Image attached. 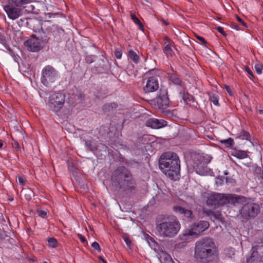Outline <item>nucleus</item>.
<instances>
[{"label": "nucleus", "mask_w": 263, "mask_h": 263, "mask_svg": "<svg viewBox=\"0 0 263 263\" xmlns=\"http://www.w3.org/2000/svg\"><path fill=\"white\" fill-rule=\"evenodd\" d=\"M159 167L171 179H178L180 171V161L178 156L171 152L163 153L159 160Z\"/></svg>", "instance_id": "f257e3e1"}, {"label": "nucleus", "mask_w": 263, "mask_h": 263, "mask_svg": "<svg viewBox=\"0 0 263 263\" xmlns=\"http://www.w3.org/2000/svg\"><path fill=\"white\" fill-rule=\"evenodd\" d=\"M217 248L212 238L204 237L195 244L194 257L198 261L217 256Z\"/></svg>", "instance_id": "f03ea898"}, {"label": "nucleus", "mask_w": 263, "mask_h": 263, "mask_svg": "<svg viewBox=\"0 0 263 263\" xmlns=\"http://www.w3.org/2000/svg\"><path fill=\"white\" fill-rule=\"evenodd\" d=\"M50 22L49 21H46L43 23L41 24L40 22L36 21L37 27L33 28V31L35 33L32 35L25 43L29 51L32 52L39 51L48 42L49 37L46 31L43 30L42 26L43 25L46 26V23Z\"/></svg>", "instance_id": "7ed1b4c3"}, {"label": "nucleus", "mask_w": 263, "mask_h": 263, "mask_svg": "<svg viewBox=\"0 0 263 263\" xmlns=\"http://www.w3.org/2000/svg\"><path fill=\"white\" fill-rule=\"evenodd\" d=\"M180 228V223L176 218H163L156 224V234L162 238H173L178 234Z\"/></svg>", "instance_id": "20e7f679"}, {"label": "nucleus", "mask_w": 263, "mask_h": 263, "mask_svg": "<svg viewBox=\"0 0 263 263\" xmlns=\"http://www.w3.org/2000/svg\"><path fill=\"white\" fill-rule=\"evenodd\" d=\"M111 181L112 185L118 189L132 190L135 188L136 185L132 175L124 166L118 167L113 172Z\"/></svg>", "instance_id": "39448f33"}, {"label": "nucleus", "mask_w": 263, "mask_h": 263, "mask_svg": "<svg viewBox=\"0 0 263 263\" xmlns=\"http://www.w3.org/2000/svg\"><path fill=\"white\" fill-rule=\"evenodd\" d=\"M209 226V223L206 221L203 220L195 222L183 231V235L186 238L197 237L202 232L206 230Z\"/></svg>", "instance_id": "423d86ee"}, {"label": "nucleus", "mask_w": 263, "mask_h": 263, "mask_svg": "<svg viewBox=\"0 0 263 263\" xmlns=\"http://www.w3.org/2000/svg\"><path fill=\"white\" fill-rule=\"evenodd\" d=\"M59 78L58 71L51 66L47 65L42 70L41 82L45 86H50Z\"/></svg>", "instance_id": "0eeeda50"}, {"label": "nucleus", "mask_w": 263, "mask_h": 263, "mask_svg": "<svg viewBox=\"0 0 263 263\" xmlns=\"http://www.w3.org/2000/svg\"><path fill=\"white\" fill-rule=\"evenodd\" d=\"M65 102V96L61 92L51 95L47 103L48 109L54 112H58L62 108Z\"/></svg>", "instance_id": "6e6552de"}, {"label": "nucleus", "mask_w": 263, "mask_h": 263, "mask_svg": "<svg viewBox=\"0 0 263 263\" xmlns=\"http://www.w3.org/2000/svg\"><path fill=\"white\" fill-rule=\"evenodd\" d=\"M230 200L232 201H237L238 197L226 196L223 194L214 193L209 196L206 203L208 205L216 208L230 202Z\"/></svg>", "instance_id": "1a4fd4ad"}, {"label": "nucleus", "mask_w": 263, "mask_h": 263, "mask_svg": "<svg viewBox=\"0 0 263 263\" xmlns=\"http://www.w3.org/2000/svg\"><path fill=\"white\" fill-rule=\"evenodd\" d=\"M259 211L258 204L254 202H248L243 205L240 213L243 219H249L257 216Z\"/></svg>", "instance_id": "9d476101"}, {"label": "nucleus", "mask_w": 263, "mask_h": 263, "mask_svg": "<svg viewBox=\"0 0 263 263\" xmlns=\"http://www.w3.org/2000/svg\"><path fill=\"white\" fill-rule=\"evenodd\" d=\"M156 103L157 107L163 110L170 106V100L167 96V91L164 89H161L159 94L156 99Z\"/></svg>", "instance_id": "9b49d317"}, {"label": "nucleus", "mask_w": 263, "mask_h": 263, "mask_svg": "<svg viewBox=\"0 0 263 263\" xmlns=\"http://www.w3.org/2000/svg\"><path fill=\"white\" fill-rule=\"evenodd\" d=\"M4 9L10 19L14 20L22 15V9L19 7H15L13 5L9 4L4 7Z\"/></svg>", "instance_id": "f8f14e48"}, {"label": "nucleus", "mask_w": 263, "mask_h": 263, "mask_svg": "<svg viewBox=\"0 0 263 263\" xmlns=\"http://www.w3.org/2000/svg\"><path fill=\"white\" fill-rule=\"evenodd\" d=\"M159 84L157 78L152 77L147 81L144 90L145 92H154L158 89Z\"/></svg>", "instance_id": "ddd939ff"}, {"label": "nucleus", "mask_w": 263, "mask_h": 263, "mask_svg": "<svg viewBox=\"0 0 263 263\" xmlns=\"http://www.w3.org/2000/svg\"><path fill=\"white\" fill-rule=\"evenodd\" d=\"M146 126L154 129L162 128L167 125V122L164 120H158L155 118L148 119L146 122Z\"/></svg>", "instance_id": "4468645a"}, {"label": "nucleus", "mask_w": 263, "mask_h": 263, "mask_svg": "<svg viewBox=\"0 0 263 263\" xmlns=\"http://www.w3.org/2000/svg\"><path fill=\"white\" fill-rule=\"evenodd\" d=\"M247 263H263V252L253 251L251 256L248 258Z\"/></svg>", "instance_id": "2eb2a0df"}, {"label": "nucleus", "mask_w": 263, "mask_h": 263, "mask_svg": "<svg viewBox=\"0 0 263 263\" xmlns=\"http://www.w3.org/2000/svg\"><path fill=\"white\" fill-rule=\"evenodd\" d=\"M173 210L175 213L182 215L187 218L192 219L193 218V213L191 210H186L180 206H175Z\"/></svg>", "instance_id": "dca6fc26"}, {"label": "nucleus", "mask_w": 263, "mask_h": 263, "mask_svg": "<svg viewBox=\"0 0 263 263\" xmlns=\"http://www.w3.org/2000/svg\"><path fill=\"white\" fill-rule=\"evenodd\" d=\"M169 80L175 85L181 86L182 82L176 71L172 70L167 72Z\"/></svg>", "instance_id": "f3484780"}, {"label": "nucleus", "mask_w": 263, "mask_h": 263, "mask_svg": "<svg viewBox=\"0 0 263 263\" xmlns=\"http://www.w3.org/2000/svg\"><path fill=\"white\" fill-rule=\"evenodd\" d=\"M174 43H168L167 44V42H165L164 43L165 46L163 49V52L165 54L167 57H172L174 55V52L173 50L172 47Z\"/></svg>", "instance_id": "a211bd4d"}, {"label": "nucleus", "mask_w": 263, "mask_h": 263, "mask_svg": "<svg viewBox=\"0 0 263 263\" xmlns=\"http://www.w3.org/2000/svg\"><path fill=\"white\" fill-rule=\"evenodd\" d=\"M180 95L187 104L191 105L192 103L194 102V97L188 93H185L184 91H181L180 92Z\"/></svg>", "instance_id": "6ab92c4d"}, {"label": "nucleus", "mask_w": 263, "mask_h": 263, "mask_svg": "<svg viewBox=\"0 0 263 263\" xmlns=\"http://www.w3.org/2000/svg\"><path fill=\"white\" fill-rule=\"evenodd\" d=\"M159 256V259L162 263H171L173 261L171 255L165 252L162 251Z\"/></svg>", "instance_id": "aec40b11"}, {"label": "nucleus", "mask_w": 263, "mask_h": 263, "mask_svg": "<svg viewBox=\"0 0 263 263\" xmlns=\"http://www.w3.org/2000/svg\"><path fill=\"white\" fill-rule=\"evenodd\" d=\"M31 2V0H9V3L11 5H13L16 7H23L24 5Z\"/></svg>", "instance_id": "412c9836"}, {"label": "nucleus", "mask_w": 263, "mask_h": 263, "mask_svg": "<svg viewBox=\"0 0 263 263\" xmlns=\"http://www.w3.org/2000/svg\"><path fill=\"white\" fill-rule=\"evenodd\" d=\"M208 214L213 217L214 219H217L222 222H223L224 220L222 214L219 211L214 212L209 210Z\"/></svg>", "instance_id": "4be33fe9"}, {"label": "nucleus", "mask_w": 263, "mask_h": 263, "mask_svg": "<svg viewBox=\"0 0 263 263\" xmlns=\"http://www.w3.org/2000/svg\"><path fill=\"white\" fill-rule=\"evenodd\" d=\"M233 155L238 159H242L248 157V152L246 151L237 150L234 152Z\"/></svg>", "instance_id": "5701e85b"}, {"label": "nucleus", "mask_w": 263, "mask_h": 263, "mask_svg": "<svg viewBox=\"0 0 263 263\" xmlns=\"http://www.w3.org/2000/svg\"><path fill=\"white\" fill-rule=\"evenodd\" d=\"M128 56L135 63L137 64L139 63L140 58L136 52L133 50H129L128 51Z\"/></svg>", "instance_id": "b1692460"}, {"label": "nucleus", "mask_w": 263, "mask_h": 263, "mask_svg": "<svg viewBox=\"0 0 263 263\" xmlns=\"http://www.w3.org/2000/svg\"><path fill=\"white\" fill-rule=\"evenodd\" d=\"M48 247L50 248H55L59 246V243L57 239L53 237L48 239Z\"/></svg>", "instance_id": "393cba45"}, {"label": "nucleus", "mask_w": 263, "mask_h": 263, "mask_svg": "<svg viewBox=\"0 0 263 263\" xmlns=\"http://www.w3.org/2000/svg\"><path fill=\"white\" fill-rule=\"evenodd\" d=\"M238 137L241 139L248 140L250 139V135L248 132L245 130H241L239 133Z\"/></svg>", "instance_id": "a878e982"}, {"label": "nucleus", "mask_w": 263, "mask_h": 263, "mask_svg": "<svg viewBox=\"0 0 263 263\" xmlns=\"http://www.w3.org/2000/svg\"><path fill=\"white\" fill-rule=\"evenodd\" d=\"M210 99L211 102H213V103L216 106H219V103H218V96L215 94H211L210 95Z\"/></svg>", "instance_id": "bb28decb"}, {"label": "nucleus", "mask_w": 263, "mask_h": 263, "mask_svg": "<svg viewBox=\"0 0 263 263\" xmlns=\"http://www.w3.org/2000/svg\"><path fill=\"white\" fill-rule=\"evenodd\" d=\"M262 65L258 62L256 63L254 65V69L258 74H261L262 73Z\"/></svg>", "instance_id": "cd10ccee"}, {"label": "nucleus", "mask_w": 263, "mask_h": 263, "mask_svg": "<svg viewBox=\"0 0 263 263\" xmlns=\"http://www.w3.org/2000/svg\"><path fill=\"white\" fill-rule=\"evenodd\" d=\"M225 254L229 257H232L235 255V250L232 248H228L225 250Z\"/></svg>", "instance_id": "c85d7f7f"}, {"label": "nucleus", "mask_w": 263, "mask_h": 263, "mask_svg": "<svg viewBox=\"0 0 263 263\" xmlns=\"http://www.w3.org/2000/svg\"><path fill=\"white\" fill-rule=\"evenodd\" d=\"M25 197L27 200H30L31 199L33 192L30 190H26L24 191Z\"/></svg>", "instance_id": "c756f323"}, {"label": "nucleus", "mask_w": 263, "mask_h": 263, "mask_svg": "<svg viewBox=\"0 0 263 263\" xmlns=\"http://www.w3.org/2000/svg\"><path fill=\"white\" fill-rule=\"evenodd\" d=\"M131 18L134 21V22L139 26L140 28L142 27L141 23L139 19L137 17L136 15L134 13L131 14Z\"/></svg>", "instance_id": "7c9ffc66"}, {"label": "nucleus", "mask_w": 263, "mask_h": 263, "mask_svg": "<svg viewBox=\"0 0 263 263\" xmlns=\"http://www.w3.org/2000/svg\"><path fill=\"white\" fill-rule=\"evenodd\" d=\"M221 142L227 146H231L234 143V140L232 138H230L228 139L222 141Z\"/></svg>", "instance_id": "2f4dec72"}, {"label": "nucleus", "mask_w": 263, "mask_h": 263, "mask_svg": "<svg viewBox=\"0 0 263 263\" xmlns=\"http://www.w3.org/2000/svg\"><path fill=\"white\" fill-rule=\"evenodd\" d=\"M195 36L200 42V44L202 45H205L206 44V42L202 36H199L198 34H195Z\"/></svg>", "instance_id": "473e14b6"}, {"label": "nucleus", "mask_w": 263, "mask_h": 263, "mask_svg": "<svg viewBox=\"0 0 263 263\" xmlns=\"http://www.w3.org/2000/svg\"><path fill=\"white\" fill-rule=\"evenodd\" d=\"M91 247L96 250H97V251L98 252H100L101 251V249H100V246L99 245V243L97 242H93L92 244H91Z\"/></svg>", "instance_id": "72a5a7b5"}, {"label": "nucleus", "mask_w": 263, "mask_h": 263, "mask_svg": "<svg viewBox=\"0 0 263 263\" xmlns=\"http://www.w3.org/2000/svg\"><path fill=\"white\" fill-rule=\"evenodd\" d=\"M245 71L249 75L250 79H252L254 78V76L252 70L248 67H245Z\"/></svg>", "instance_id": "f704fd0d"}, {"label": "nucleus", "mask_w": 263, "mask_h": 263, "mask_svg": "<svg viewBox=\"0 0 263 263\" xmlns=\"http://www.w3.org/2000/svg\"><path fill=\"white\" fill-rule=\"evenodd\" d=\"M122 52L119 50H117L115 52V55L118 59H120L122 57Z\"/></svg>", "instance_id": "c9c22d12"}, {"label": "nucleus", "mask_w": 263, "mask_h": 263, "mask_svg": "<svg viewBox=\"0 0 263 263\" xmlns=\"http://www.w3.org/2000/svg\"><path fill=\"white\" fill-rule=\"evenodd\" d=\"M236 18H237V20L243 26L246 27H247V24L246 23L244 22V21L242 20V19L241 18H240L239 16H238V15L236 16Z\"/></svg>", "instance_id": "e433bc0d"}, {"label": "nucleus", "mask_w": 263, "mask_h": 263, "mask_svg": "<svg viewBox=\"0 0 263 263\" xmlns=\"http://www.w3.org/2000/svg\"><path fill=\"white\" fill-rule=\"evenodd\" d=\"M18 181L19 182V183L22 185H24L25 184V180L24 179V178L22 177V176H18Z\"/></svg>", "instance_id": "4c0bfd02"}, {"label": "nucleus", "mask_w": 263, "mask_h": 263, "mask_svg": "<svg viewBox=\"0 0 263 263\" xmlns=\"http://www.w3.org/2000/svg\"><path fill=\"white\" fill-rule=\"evenodd\" d=\"M231 27L232 28L236 29V30H239L240 29L239 26L235 23H232L231 24Z\"/></svg>", "instance_id": "58836bf2"}, {"label": "nucleus", "mask_w": 263, "mask_h": 263, "mask_svg": "<svg viewBox=\"0 0 263 263\" xmlns=\"http://www.w3.org/2000/svg\"><path fill=\"white\" fill-rule=\"evenodd\" d=\"M124 241L126 243V245L128 247H130L131 246L132 242H131L130 240L128 238L124 237Z\"/></svg>", "instance_id": "ea45409f"}, {"label": "nucleus", "mask_w": 263, "mask_h": 263, "mask_svg": "<svg viewBox=\"0 0 263 263\" xmlns=\"http://www.w3.org/2000/svg\"><path fill=\"white\" fill-rule=\"evenodd\" d=\"M39 215L42 217H45V216L47 214V213L46 211L43 210H40L39 211Z\"/></svg>", "instance_id": "a19ab883"}, {"label": "nucleus", "mask_w": 263, "mask_h": 263, "mask_svg": "<svg viewBox=\"0 0 263 263\" xmlns=\"http://www.w3.org/2000/svg\"><path fill=\"white\" fill-rule=\"evenodd\" d=\"M78 237H79V239L80 240V241L84 243L86 241V239L84 237V236H83V235H82L81 234H79Z\"/></svg>", "instance_id": "79ce46f5"}, {"label": "nucleus", "mask_w": 263, "mask_h": 263, "mask_svg": "<svg viewBox=\"0 0 263 263\" xmlns=\"http://www.w3.org/2000/svg\"><path fill=\"white\" fill-rule=\"evenodd\" d=\"M85 145L91 150H92V148L91 147V141H86L85 142Z\"/></svg>", "instance_id": "37998d69"}, {"label": "nucleus", "mask_w": 263, "mask_h": 263, "mask_svg": "<svg viewBox=\"0 0 263 263\" xmlns=\"http://www.w3.org/2000/svg\"><path fill=\"white\" fill-rule=\"evenodd\" d=\"M163 41H164V43L165 42H167V44L168 43H171L170 39L168 37H167V36H165L163 38Z\"/></svg>", "instance_id": "c03bdc74"}, {"label": "nucleus", "mask_w": 263, "mask_h": 263, "mask_svg": "<svg viewBox=\"0 0 263 263\" xmlns=\"http://www.w3.org/2000/svg\"><path fill=\"white\" fill-rule=\"evenodd\" d=\"M226 90L228 91V92L230 94V95H231V96L232 95V93L231 90V88L227 86Z\"/></svg>", "instance_id": "a18cd8bd"}, {"label": "nucleus", "mask_w": 263, "mask_h": 263, "mask_svg": "<svg viewBox=\"0 0 263 263\" xmlns=\"http://www.w3.org/2000/svg\"><path fill=\"white\" fill-rule=\"evenodd\" d=\"M217 30H218V31L219 32L223 34V28L222 27H218Z\"/></svg>", "instance_id": "49530a36"}, {"label": "nucleus", "mask_w": 263, "mask_h": 263, "mask_svg": "<svg viewBox=\"0 0 263 263\" xmlns=\"http://www.w3.org/2000/svg\"><path fill=\"white\" fill-rule=\"evenodd\" d=\"M149 240L151 241L152 242H153L154 244H157V243L156 242V241H155L154 238H153L151 237H149V240H148V243L150 242Z\"/></svg>", "instance_id": "de8ad7c7"}, {"label": "nucleus", "mask_w": 263, "mask_h": 263, "mask_svg": "<svg viewBox=\"0 0 263 263\" xmlns=\"http://www.w3.org/2000/svg\"><path fill=\"white\" fill-rule=\"evenodd\" d=\"M260 178V182L262 184H263V171L261 173Z\"/></svg>", "instance_id": "09e8293b"}, {"label": "nucleus", "mask_w": 263, "mask_h": 263, "mask_svg": "<svg viewBox=\"0 0 263 263\" xmlns=\"http://www.w3.org/2000/svg\"><path fill=\"white\" fill-rule=\"evenodd\" d=\"M99 258L103 263H107L106 261L102 257L100 256Z\"/></svg>", "instance_id": "8fccbe9b"}, {"label": "nucleus", "mask_w": 263, "mask_h": 263, "mask_svg": "<svg viewBox=\"0 0 263 263\" xmlns=\"http://www.w3.org/2000/svg\"><path fill=\"white\" fill-rule=\"evenodd\" d=\"M0 41L1 42L4 41V39H3V36L1 33H0Z\"/></svg>", "instance_id": "3c124183"}, {"label": "nucleus", "mask_w": 263, "mask_h": 263, "mask_svg": "<svg viewBox=\"0 0 263 263\" xmlns=\"http://www.w3.org/2000/svg\"><path fill=\"white\" fill-rule=\"evenodd\" d=\"M3 145V142L1 140H0V148L2 147Z\"/></svg>", "instance_id": "603ef678"}, {"label": "nucleus", "mask_w": 263, "mask_h": 263, "mask_svg": "<svg viewBox=\"0 0 263 263\" xmlns=\"http://www.w3.org/2000/svg\"><path fill=\"white\" fill-rule=\"evenodd\" d=\"M259 112L260 114H263V110H259Z\"/></svg>", "instance_id": "864d4df0"}, {"label": "nucleus", "mask_w": 263, "mask_h": 263, "mask_svg": "<svg viewBox=\"0 0 263 263\" xmlns=\"http://www.w3.org/2000/svg\"><path fill=\"white\" fill-rule=\"evenodd\" d=\"M58 30H59V31H62V32H63V31H64V30H63L62 29H61H61H58Z\"/></svg>", "instance_id": "5fc2aeb1"}, {"label": "nucleus", "mask_w": 263, "mask_h": 263, "mask_svg": "<svg viewBox=\"0 0 263 263\" xmlns=\"http://www.w3.org/2000/svg\"><path fill=\"white\" fill-rule=\"evenodd\" d=\"M44 263H47V262H44Z\"/></svg>", "instance_id": "6e6d98bb"}]
</instances>
